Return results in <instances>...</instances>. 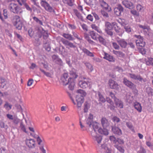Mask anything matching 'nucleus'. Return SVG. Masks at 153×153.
<instances>
[{"label":"nucleus","mask_w":153,"mask_h":153,"mask_svg":"<svg viewBox=\"0 0 153 153\" xmlns=\"http://www.w3.org/2000/svg\"><path fill=\"white\" fill-rule=\"evenodd\" d=\"M105 26V30H112L114 28L117 34L119 36H122L124 32L123 30L118 27L117 24L115 22H114L111 24L109 22H107L106 23Z\"/></svg>","instance_id":"f257e3e1"},{"label":"nucleus","mask_w":153,"mask_h":153,"mask_svg":"<svg viewBox=\"0 0 153 153\" xmlns=\"http://www.w3.org/2000/svg\"><path fill=\"white\" fill-rule=\"evenodd\" d=\"M79 94L76 97V101L77 102V105L78 108H80L84 100V97L86 95L85 91L81 89H79L77 91Z\"/></svg>","instance_id":"f03ea898"},{"label":"nucleus","mask_w":153,"mask_h":153,"mask_svg":"<svg viewBox=\"0 0 153 153\" xmlns=\"http://www.w3.org/2000/svg\"><path fill=\"white\" fill-rule=\"evenodd\" d=\"M70 74L71 76L68 79V84L69 85V89L73 90L75 85V79L77 78L78 75L76 74V73L72 72H71Z\"/></svg>","instance_id":"7ed1b4c3"},{"label":"nucleus","mask_w":153,"mask_h":153,"mask_svg":"<svg viewBox=\"0 0 153 153\" xmlns=\"http://www.w3.org/2000/svg\"><path fill=\"white\" fill-rule=\"evenodd\" d=\"M14 21L13 25L16 28L19 30L22 29L23 26V22L21 20L20 17L18 16H13V19Z\"/></svg>","instance_id":"20e7f679"},{"label":"nucleus","mask_w":153,"mask_h":153,"mask_svg":"<svg viewBox=\"0 0 153 153\" xmlns=\"http://www.w3.org/2000/svg\"><path fill=\"white\" fill-rule=\"evenodd\" d=\"M43 36V38L44 39H47L48 37V34L47 31H45L43 29L41 32H38L37 33V35L36 37L34 36L35 39L37 41H39V39Z\"/></svg>","instance_id":"39448f33"},{"label":"nucleus","mask_w":153,"mask_h":153,"mask_svg":"<svg viewBox=\"0 0 153 153\" xmlns=\"http://www.w3.org/2000/svg\"><path fill=\"white\" fill-rule=\"evenodd\" d=\"M40 3L42 6L44 7L47 11L51 13L52 12L53 14L57 15L55 13L54 10L45 1L42 0Z\"/></svg>","instance_id":"423d86ee"},{"label":"nucleus","mask_w":153,"mask_h":153,"mask_svg":"<svg viewBox=\"0 0 153 153\" xmlns=\"http://www.w3.org/2000/svg\"><path fill=\"white\" fill-rule=\"evenodd\" d=\"M84 79L79 81V86L82 89H86V88L91 87L90 83L85 78H83Z\"/></svg>","instance_id":"0eeeda50"},{"label":"nucleus","mask_w":153,"mask_h":153,"mask_svg":"<svg viewBox=\"0 0 153 153\" xmlns=\"http://www.w3.org/2000/svg\"><path fill=\"white\" fill-rule=\"evenodd\" d=\"M9 8L10 10L14 13L18 14L20 13L21 8L16 4L11 3L10 4Z\"/></svg>","instance_id":"6e6552de"},{"label":"nucleus","mask_w":153,"mask_h":153,"mask_svg":"<svg viewBox=\"0 0 153 153\" xmlns=\"http://www.w3.org/2000/svg\"><path fill=\"white\" fill-rule=\"evenodd\" d=\"M123 83L130 89L132 90H134L136 91V92H137L138 91L136 88V85L126 78H124L123 79Z\"/></svg>","instance_id":"1a4fd4ad"},{"label":"nucleus","mask_w":153,"mask_h":153,"mask_svg":"<svg viewBox=\"0 0 153 153\" xmlns=\"http://www.w3.org/2000/svg\"><path fill=\"white\" fill-rule=\"evenodd\" d=\"M134 36L137 39L136 40V42L137 46L142 47H143L145 46V42L143 41V37L140 35H134Z\"/></svg>","instance_id":"9d476101"},{"label":"nucleus","mask_w":153,"mask_h":153,"mask_svg":"<svg viewBox=\"0 0 153 153\" xmlns=\"http://www.w3.org/2000/svg\"><path fill=\"white\" fill-rule=\"evenodd\" d=\"M108 84L110 88L111 89H115L117 90L119 89V85L118 84L112 79L109 80Z\"/></svg>","instance_id":"9b49d317"},{"label":"nucleus","mask_w":153,"mask_h":153,"mask_svg":"<svg viewBox=\"0 0 153 153\" xmlns=\"http://www.w3.org/2000/svg\"><path fill=\"white\" fill-rule=\"evenodd\" d=\"M124 9L122 6L120 4H118L117 6L114 9V13L117 16H120L121 13L123 12Z\"/></svg>","instance_id":"f8f14e48"},{"label":"nucleus","mask_w":153,"mask_h":153,"mask_svg":"<svg viewBox=\"0 0 153 153\" xmlns=\"http://www.w3.org/2000/svg\"><path fill=\"white\" fill-rule=\"evenodd\" d=\"M87 124L88 125L89 127H91V124H92L93 128L95 131L96 130H98L99 124L97 122H93L92 120L90 119H88L87 120Z\"/></svg>","instance_id":"ddd939ff"},{"label":"nucleus","mask_w":153,"mask_h":153,"mask_svg":"<svg viewBox=\"0 0 153 153\" xmlns=\"http://www.w3.org/2000/svg\"><path fill=\"white\" fill-rule=\"evenodd\" d=\"M114 101L116 108L120 109L123 108V102L120 99L115 98L114 99Z\"/></svg>","instance_id":"4468645a"},{"label":"nucleus","mask_w":153,"mask_h":153,"mask_svg":"<svg viewBox=\"0 0 153 153\" xmlns=\"http://www.w3.org/2000/svg\"><path fill=\"white\" fill-rule=\"evenodd\" d=\"M122 3L126 7L130 9H133L134 7L133 3L127 0H123Z\"/></svg>","instance_id":"2eb2a0df"},{"label":"nucleus","mask_w":153,"mask_h":153,"mask_svg":"<svg viewBox=\"0 0 153 153\" xmlns=\"http://www.w3.org/2000/svg\"><path fill=\"white\" fill-rule=\"evenodd\" d=\"M99 4L102 8L106 10L110 11L109 9V6L107 3L103 0H99Z\"/></svg>","instance_id":"dca6fc26"},{"label":"nucleus","mask_w":153,"mask_h":153,"mask_svg":"<svg viewBox=\"0 0 153 153\" xmlns=\"http://www.w3.org/2000/svg\"><path fill=\"white\" fill-rule=\"evenodd\" d=\"M26 144L29 148H33L35 147V141L33 139H27Z\"/></svg>","instance_id":"f3484780"},{"label":"nucleus","mask_w":153,"mask_h":153,"mask_svg":"<svg viewBox=\"0 0 153 153\" xmlns=\"http://www.w3.org/2000/svg\"><path fill=\"white\" fill-rule=\"evenodd\" d=\"M120 46L123 48H125L127 45L128 43L126 40L123 39H120L117 41Z\"/></svg>","instance_id":"a211bd4d"},{"label":"nucleus","mask_w":153,"mask_h":153,"mask_svg":"<svg viewBox=\"0 0 153 153\" xmlns=\"http://www.w3.org/2000/svg\"><path fill=\"white\" fill-rule=\"evenodd\" d=\"M133 105L134 108L138 112L140 113L142 112V108L140 103L137 102H135L134 103Z\"/></svg>","instance_id":"6ab92c4d"},{"label":"nucleus","mask_w":153,"mask_h":153,"mask_svg":"<svg viewBox=\"0 0 153 153\" xmlns=\"http://www.w3.org/2000/svg\"><path fill=\"white\" fill-rule=\"evenodd\" d=\"M112 130L114 134L119 135H121L122 134V131L120 128L118 127L112 126Z\"/></svg>","instance_id":"aec40b11"},{"label":"nucleus","mask_w":153,"mask_h":153,"mask_svg":"<svg viewBox=\"0 0 153 153\" xmlns=\"http://www.w3.org/2000/svg\"><path fill=\"white\" fill-rule=\"evenodd\" d=\"M103 58L109 62H114L115 61V58L113 56L106 53H105L104 56Z\"/></svg>","instance_id":"412c9836"},{"label":"nucleus","mask_w":153,"mask_h":153,"mask_svg":"<svg viewBox=\"0 0 153 153\" xmlns=\"http://www.w3.org/2000/svg\"><path fill=\"white\" fill-rule=\"evenodd\" d=\"M7 83V81L4 79L0 78V88H7L6 85Z\"/></svg>","instance_id":"4be33fe9"},{"label":"nucleus","mask_w":153,"mask_h":153,"mask_svg":"<svg viewBox=\"0 0 153 153\" xmlns=\"http://www.w3.org/2000/svg\"><path fill=\"white\" fill-rule=\"evenodd\" d=\"M67 78V73H64L61 76V80L63 85L66 86L67 85L66 79Z\"/></svg>","instance_id":"5701e85b"},{"label":"nucleus","mask_w":153,"mask_h":153,"mask_svg":"<svg viewBox=\"0 0 153 153\" xmlns=\"http://www.w3.org/2000/svg\"><path fill=\"white\" fill-rule=\"evenodd\" d=\"M101 122L103 128H106L109 126V123L108 120L105 118H102Z\"/></svg>","instance_id":"b1692460"},{"label":"nucleus","mask_w":153,"mask_h":153,"mask_svg":"<svg viewBox=\"0 0 153 153\" xmlns=\"http://www.w3.org/2000/svg\"><path fill=\"white\" fill-rule=\"evenodd\" d=\"M130 76L131 78L138 80L141 82L143 80V79L142 78L140 75H137L133 74H130Z\"/></svg>","instance_id":"393cba45"},{"label":"nucleus","mask_w":153,"mask_h":153,"mask_svg":"<svg viewBox=\"0 0 153 153\" xmlns=\"http://www.w3.org/2000/svg\"><path fill=\"white\" fill-rule=\"evenodd\" d=\"M106 101L107 102L109 103L110 105L109 106L110 109L111 110H114L115 106H114V102L110 98L107 97L106 98Z\"/></svg>","instance_id":"a878e982"},{"label":"nucleus","mask_w":153,"mask_h":153,"mask_svg":"<svg viewBox=\"0 0 153 153\" xmlns=\"http://www.w3.org/2000/svg\"><path fill=\"white\" fill-rule=\"evenodd\" d=\"M89 35L93 39L95 40H97V36L99 35L94 31H90L89 32Z\"/></svg>","instance_id":"bb28decb"},{"label":"nucleus","mask_w":153,"mask_h":153,"mask_svg":"<svg viewBox=\"0 0 153 153\" xmlns=\"http://www.w3.org/2000/svg\"><path fill=\"white\" fill-rule=\"evenodd\" d=\"M92 138L94 141H96L98 144L100 143L102 140L101 137L100 135H96L95 136L92 135Z\"/></svg>","instance_id":"cd10ccee"},{"label":"nucleus","mask_w":153,"mask_h":153,"mask_svg":"<svg viewBox=\"0 0 153 153\" xmlns=\"http://www.w3.org/2000/svg\"><path fill=\"white\" fill-rule=\"evenodd\" d=\"M99 133L104 134L106 135L108 134V130L106 129V128H103V129L101 128H100L98 130Z\"/></svg>","instance_id":"c85d7f7f"},{"label":"nucleus","mask_w":153,"mask_h":153,"mask_svg":"<svg viewBox=\"0 0 153 153\" xmlns=\"http://www.w3.org/2000/svg\"><path fill=\"white\" fill-rule=\"evenodd\" d=\"M61 47H62V49H60V53L63 57H66L67 56V50L63 46H61Z\"/></svg>","instance_id":"c756f323"},{"label":"nucleus","mask_w":153,"mask_h":153,"mask_svg":"<svg viewBox=\"0 0 153 153\" xmlns=\"http://www.w3.org/2000/svg\"><path fill=\"white\" fill-rule=\"evenodd\" d=\"M82 51L88 56L91 57H94V55L93 53L90 52L89 50L86 48L82 49Z\"/></svg>","instance_id":"7c9ffc66"},{"label":"nucleus","mask_w":153,"mask_h":153,"mask_svg":"<svg viewBox=\"0 0 153 153\" xmlns=\"http://www.w3.org/2000/svg\"><path fill=\"white\" fill-rule=\"evenodd\" d=\"M114 146L121 153H124L125 152L123 146H120L118 144L114 145Z\"/></svg>","instance_id":"2f4dec72"},{"label":"nucleus","mask_w":153,"mask_h":153,"mask_svg":"<svg viewBox=\"0 0 153 153\" xmlns=\"http://www.w3.org/2000/svg\"><path fill=\"white\" fill-rule=\"evenodd\" d=\"M83 63L85 65L86 67L89 69L90 71L91 72L93 70V66L88 62H84Z\"/></svg>","instance_id":"473e14b6"},{"label":"nucleus","mask_w":153,"mask_h":153,"mask_svg":"<svg viewBox=\"0 0 153 153\" xmlns=\"http://www.w3.org/2000/svg\"><path fill=\"white\" fill-rule=\"evenodd\" d=\"M113 53L115 54L117 56L120 57H123L124 56V54L120 51H116L115 50L113 51Z\"/></svg>","instance_id":"72a5a7b5"},{"label":"nucleus","mask_w":153,"mask_h":153,"mask_svg":"<svg viewBox=\"0 0 153 153\" xmlns=\"http://www.w3.org/2000/svg\"><path fill=\"white\" fill-rule=\"evenodd\" d=\"M146 64L148 65H152L153 66V58H148V60L146 61Z\"/></svg>","instance_id":"f704fd0d"},{"label":"nucleus","mask_w":153,"mask_h":153,"mask_svg":"<svg viewBox=\"0 0 153 153\" xmlns=\"http://www.w3.org/2000/svg\"><path fill=\"white\" fill-rule=\"evenodd\" d=\"M43 47L44 48L45 50L49 52L51 50V47L50 45L48 42H46L44 44Z\"/></svg>","instance_id":"c9c22d12"},{"label":"nucleus","mask_w":153,"mask_h":153,"mask_svg":"<svg viewBox=\"0 0 153 153\" xmlns=\"http://www.w3.org/2000/svg\"><path fill=\"white\" fill-rule=\"evenodd\" d=\"M91 26V27L93 29H94L95 30L99 33H102V31L100 30L99 27H98L95 24H92Z\"/></svg>","instance_id":"e433bc0d"},{"label":"nucleus","mask_w":153,"mask_h":153,"mask_svg":"<svg viewBox=\"0 0 153 153\" xmlns=\"http://www.w3.org/2000/svg\"><path fill=\"white\" fill-rule=\"evenodd\" d=\"M144 7L140 4H138L136 6V9L139 12H142L144 10Z\"/></svg>","instance_id":"4c0bfd02"},{"label":"nucleus","mask_w":153,"mask_h":153,"mask_svg":"<svg viewBox=\"0 0 153 153\" xmlns=\"http://www.w3.org/2000/svg\"><path fill=\"white\" fill-rule=\"evenodd\" d=\"M109 139L111 141L113 142L114 145L118 144L117 143V139L114 136H111L109 137Z\"/></svg>","instance_id":"58836bf2"},{"label":"nucleus","mask_w":153,"mask_h":153,"mask_svg":"<svg viewBox=\"0 0 153 153\" xmlns=\"http://www.w3.org/2000/svg\"><path fill=\"white\" fill-rule=\"evenodd\" d=\"M74 11L75 14H76V16L78 18L81 20L83 19V17L80 14V13L79 12L78 10H74Z\"/></svg>","instance_id":"ea45409f"},{"label":"nucleus","mask_w":153,"mask_h":153,"mask_svg":"<svg viewBox=\"0 0 153 153\" xmlns=\"http://www.w3.org/2000/svg\"><path fill=\"white\" fill-rule=\"evenodd\" d=\"M98 95L99 97V101L102 102H105V99L103 97V96L101 94L100 92H98Z\"/></svg>","instance_id":"a19ab883"},{"label":"nucleus","mask_w":153,"mask_h":153,"mask_svg":"<svg viewBox=\"0 0 153 153\" xmlns=\"http://www.w3.org/2000/svg\"><path fill=\"white\" fill-rule=\"evenodd\" d=\"M97 39L99 41L100 43L102 44H104L105 42V40L103 37H102V36L99 35Z\"/></svg>","instance_id":"79ce46f5"},{"label":"nucleus","mask_w":153,"mask_h":153,"mask_svg":"<svg viewBox=\"0 0 153 153\" xmlns=\"http://www.w3.org/2000/svg\"><path fill=\"white\" fill-rule=\"evenodd\" d=\"M20 128L25 133H27V132L26 130V128L25 125L23 124L22 122L20 124Z\"/></svg>","instance_id":"37998d69"},{"label":"nucleus","mask_w":153,"mask_h":153,"mask_svg":"<svg viewBox=\"0 0 153 153\" xmlns=\"http://www.w3.org/2000/svg\"><path fill=\"white\" fill-rule=\"evenodd\" d=\"M3 15L4 16V19L5 20V19H7L8 18V11L6 9H4L3 10Z\"/></svg>","instance_id":"c03bdc74"},{"label":"nucleus","mask_w":153,"mask_h":153,"mask_svg":"<svg viewBox=\"0 0 153 153\" xmlns=\"http://www.w3.org/2000/svg\"><path fill=\"white\" fill-rule=\"evenodd\" d=\"M28 34L29 36L31 37L33 36L34 38V36L36 37V36H34L33 33L34 32L33 31V30L32 28H30L29 29L28 31Z\"/></svg>","instance_id":"a18cd8bd"},{"label":"nucleus","mask_w":153,"mask_h":153,"mask_svg":"<svg viewBox=\"0 0 153 153\" xmlns=\"http://www.w3.org/2000/svg\"><path fill=\"white\" fill-rule=\"evenodd\" d=\"M33 19L34 21H36V23L39 24L40 25H42L43 23L42 22L39 20L37 17L34 16L33 17Z\"/></svg>","instance_id":"49530a36"},{"label":"nucleus","mask_w":153,"mask_h":153,"mask_svg":"<svg viewBox=\"0 0 153 153\" xmlns=\"http://www.w3.org/2000/svg\"><path fill=\"white\" fill-rule=\"evenodd\" d=\"M23 5L24 7L27 9V10L29 11H30V12L32 11V9L30 8L29 6L26 3H23Z\"/></svg>","instance_id":"de8ad7c7"},{"label":"nucleus","mask_w":153,"mask_h":153,"mask_svg":"<svg viewBox=\"0 0 153 153\" xmlns=\"http://www.w3.org/2000/svg\"><path fill=\"white\" fill-rule=\"evenodd\" d=\"M153 90L150 87H147L146 88V92L149 95L151 94L153 92Z\"/></svg>","instance_id":"09e8293b"},{"label":"nucleus","mask_w":153,"mask_h":153,"mask_svg":"<svg viewBox=\"0 0 153 153\" xmlns=\"http://www.w3.org/2000/svg\"><path fill=\"white\" fill-rule=\"evenodd\" d=\"M0 127L1 128H4L7 129L8 128L7 125H5L4 123L2 121L0 120Z\"/></svg>","instance_id":"8fccbe9b"},{"label":"nucleus","mask_w":153,"mask_h":153,"mask_svg":"<svg viewBox=\"0 0 153 153\" xmlns=\"http://www.w3.org/2000/svg\"><path fill=\"white\" fill-rule=\"evenodd\" d=\"M126 125L130 129H131L132 131L134 132V129L133 128V126L132 124L128 122H127L126 123Z\"/></svg>","instance_id":"3c124183"},{"label":"nucleus","mask_w":153,"mask_h":153,"mask_svg":"<svg viewBox=\"0 0 153 153\" xmlns=\"http://www.w3.org/2000/svg\"><path fill=\"white\" fill-rule=\"evenodd\" d=\"M112 120L114 123H117L119 122L120 121V119L116 116H114L112 118Z\"/></svg>","instance_id":"603ef678"},{"label":"nucleus","mask_w":153,"mask_h":153,"mask_svg":"<svg viewBox=\"0 0 153 153\" xmlns=\"http://www.w3.org/2000/svg\"><path fill=\"white\" fill-rule=\"evenodd\" d=\"M124 28L126 31L127 33H130L131 31V29L129 26H125Z\"/></svg>","instance_id":"864d4df0"},{"label":"nucleus","mask_w":153,"mask_h":153,"mask_svg":"<svg viewBox=\"0 0 153 153\" xmlns=\"http://www.w3.org/2000/svg\"><path fill=\"white\" fill-rule=\"evenodd\" d=\"M81 26L84 31H87L88 30V27L87 25L85 24H83L81 25Z\"/></svg>","instance_id":"5fc2aeb1"},{"label":"nucleus","mask_w":153,"mask_h":153,"mask_svg":"<svg viewBox=\"0 0 153 153\" xmlns=\"http://www.w3.org/2000/svg\"><path fill=\"white\" fill-rule=\"evenodd\" d=\"M61 42L65 46L66 48H67V40L63 38H61Z\"/></svg>","instance_id":"6e6d98bb"},{"label":"nucleus","mask_w":153,"mask_h":153,"mask_svg":"<svg viewBox=\"0 0 153 153\" xmlns=\"http://www.w3.org/2000/svg\"><path fill=\"white\" fill-rule=\"evenodd\" d=\"M120 145H123L124 144V141L123 139L117 138V143Z\"/></svg>","instance_id":"4d7b16f0"},{"label":"nucleus","mask_w":153,"mask_h":153,"mask_svg":"<svg viewBox=\"0 0 153 153\" xmlns=\"http://www.w3.org/2000/svg\"><path fill=\"white\" fill-rule=\"evenodd\" d=\"M112 45L114 48L116 50H118L119 49L120 46L116 42H113L112 43Z\"/></svg>","instance_id":"13d9d810"},{"label":"nucleus","mask_w":153,"mask_h":153,"mask_svg":"<svg viewBox=\"0 0 153 153\" xmlns=\"http://www.w3.org/2000/svg\"><path fill=\"white\" fill-rule=\"evenodd\" d=\"M130 13L134 15H136L137 16L139 15V13H137V10H131Z\"/></svg>","instance_id":"bf43d9fd"},{"label":"nucleus","mask_w":153,"mask_h":153,"mask_svg":"<svg viewBox=\"0 0 153 153\" xmlns=\"http://www.w3.org/2000/svg\"><path fill=\"white\" fill-rule=\"evenodd\" d=\"M4 107L6 108H7L8 107H9V109H11V108L12 105L9 103L8 102H6L5 104L4 105Z\"/></svg>","instance_id":"052dcab7"},{"label":"nucleus","mask_w":153,"mask_h":153,"mask_svg":"<svg viewBox=\"0 0 153 153\" xmlns=\"http://www.w3.org/2000/svg\"><path fill=\"white\" fill-rule=\"evenodd\" d=\"M89 106L88 104L87 103H85L84 104V111L86 112L88 111Z\"/></svg>","instance_id":"680f3d73"},{"label":"nucleus","mask_w":153,"mask_h":153,"mask_svg":"<svg viewBox=\"0 0 153 153\" xmlns=\"http://www.w3.org/2000/svg\"><path fill=\"white\" fill-rule=\"evenodd\" d=\"M74 3V0H68V4L71 6L73 5Z\"/></svg>","instance_id":"e2e57ef3"},{"label":"nucleus","mask_w":153,"mask_h":153,"mask_svg":"<svg viewBox=\"0 0 153 153\" xmlns=\"http://www.w3.org/2000/svg\"><path fill=\"white\" fill-rule=\"evenodd\" d=\"M146 152L144 149L143 147H141L140 149L138 151L137 153H146Z\"/></svg>","instance_id":"0e129e2a"},{"label":"nucleus","mask_w":153,"mask_h":153,"mask_svg":"<svg viewBox=\"0 0 153 153\" xmlns=\"http://www.w3.org/2000/svg\"><path fill=\"white\" fill-rule=\"evenodd\" d=\"M13 120L14 123L16 125H17L19 121V119L17 118H14Z\"/></svg>","instance_id":"69168bd1"},{"label":"nucleus","mask_w":153,"mask_h":153,"mask_svg":"<svg viewBox=\"0 0 153 153\" xmlns=\"http://www.w3.org/2000/svg\"><path fill=\"white\" fill-rule=\"evenodd\" d=\"M101 153H111L108 150L105 149H101Z\"/></svg>","instance_id":"338daca9"},{"label":"nucleus","mask_w":153,"mask_h":153,"mask_svg":"<svg viewBox=\"0 0 153 153\" xmlns=\"http://www.w3.org/2000/svg\"><path fill=\"white\" fill-rule=\"evenodd\" d=\"M39 149L42 153H46V150L44 149L43 145L39 147Z\"/></svg>","instance_id":"774afa93"}]
</instances>
